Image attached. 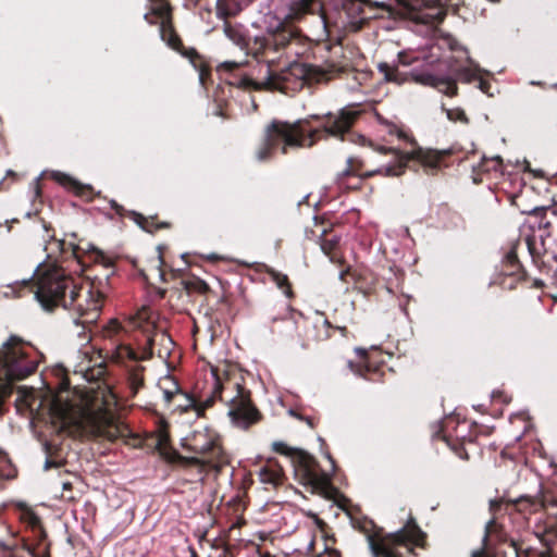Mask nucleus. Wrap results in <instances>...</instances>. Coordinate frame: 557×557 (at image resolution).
<instances>
[{"mask_svg":"<svg viewBox=\"0 0 557 557\" xmlns=\"http://www.w3.org/2000/svg\"><path fill=\"white\" fill-rule=\"evenodd\" d=\"M338 237L335 235H325L321 240V249L330 257L332 262H339L341 259L337 255Z\"/></svg>","mask_w":557,"mask_h":557,"instance_id":"27","label":"nucleus"},{"mask_svg":"<svg viewBox=\"0 0 557 557\" xmlns=\"http://www.w3.org/2000/svg\"><path fill=\"white\" fill-rule=\"evenodd\" d=\"M163 395L165 401H173L175 404V408L181 412L193 410L196 412L198 418L202 417L205 411L214 404V396H212V393L206 397H196L193 394H188L176 388L175 391L165 389Z\"/></svg>","mask_w":557,"mask_h":557,"instance_id":"17","label":"nucleus"},{"mask_svg":"<svg viewBox=\"0 0 557 557\" xmlns=\"http://www.w3.org/2000/svg\"><path fill=\"white\" fill-rule=\"evenodd\" d=\"M447 117L453 122H462L468 123V119L466 116V113L463 110L456 108V109H447L446 110Z\"/></svg>","mask_w":557,"mask_h":557,"instance_id":"34","label":"nucleus"},{"mask_svg":"<svg viewBox=\"0 0 557 557\" xmlns=\"http://www.w3.org/2000/svg\"><path fill=\"white\" fill-rule=\"evenodd\" d=\"M40 361V352L29 343L11 336L0 349V417L7 410L12 382L33 374Z\"/></svg>","mask_w":557,"mask_h":557,"instance_id":"5","label":"nucleus"},{"mask_svg":"<svg viewBox=\"0 0 557 557\" xmlns=\"http://www.w3.org/2000/svg\"><path fill=\"white\" fill-rule=\"evenodd\" d=\"M253 0H218L216 10L220 17L236 15Z\"/></svg>","mask_w":557,"mask_h":557,"instance_id":"24","label":"nucleus"},{"mask_svg":"<svg viewBox=\"0 0 557 557\" xmlns=\"http://www.w3.org/2000/svg\"><path fill=\"white\" fill-rule=\"evenodd\" d=\"M145 20L150 24L160 23V34L165 38L166 22L172 20L170 4L164 0H150V11L145 14Z\"/></svg>","mask_w":557,"mask_h":557,"instance_id":"21","label":"nucleus"},{"mask_svg":"<svg viewBox=\"0 0 557 557\" xmlns=\"http://www.w3.org/2000/svg\"><path fill=\"white\" fill-rule=\"evenodd\" d=\"M504 503L503 500L491 502V511L494 517L488 521L485 528V535L483 537V548L474 552L472 557H497L492 550V546L496 543H502L507 540V534L503 528V524L497 521V515L500 512Z\"/></svg>","mask_w":557,"mask_h":557,"instance_id":"18","label":"nucleus"},{"mask_svg":"<svg viewBox=\"0 0 557 557\" xmlns=\"http://www.w3.org/2000/svg\"><path fill=\"white\" fill-rule=\"evenodd\" d=\"M352 171H356V169L351 165V169H350V170H346V171L343 173V175L339 177V183H338V184H339V186H341L342 188H343V187H345V188H355V187H357V184L359 183V178H356V180H357V183H356V184H349V185H346V184H345V182H344V180H345L346 177H349V176H350V174H351V172H352Z\"/></svg>","mask_w":557,"mask_h":557,"instance_id":"36","label":"nucleus"},{"mask_svg":"<svg viewBox=\"0 0 557 557\" xmlns=\"http://www.w3.org/2000/svg\"><path fill=\"white\" fill-rule=\"evenodd\" d=\"M500 163H502V159L499 157H495L491 160H483L480 164H479V170L482 171V172H488L491 170H498V168L500 166Z\"/></svg>","mask_w":557,"mask_h":557,"instance_id":"33","label":"nucleus"},{"mask_svg":"<svg viewBox=\"0 0 557 557\" xmlns=\"http://www.w3.org/2000/svg\"><path fill=\"white\" fill-rule=\"evenodd\" d=\"M444 18V13L438 11L436 16H435V20H436V23H441Z\"/></svg>","mask_w":557,"mask_h":557,"instance_id":"44","label":"nucleus"},{"mask_svg":"<svg viewBox=\"0 0 557 557\" xmlns=\"http://www.w3.org/2000/svg\"><path fill=\"white\" fill-rule=\"evenodd\" d=\"M60 466H61V462L55 461V460H53V459H51V458H48V459L46 460V463H45V470H49V469H51V468H58V467H60Z\"/></svg>","mask_w":557,"mask_h":557,"instance_id":"41","label":"nucleus"},{"mask_svg":"<svg viewBox=\"0 0 557 557\" xmlns=\"http://www.w3.org/2000/svg\"><path fill=\"white\" fill-rule=\"evenodd\" d=\"M535 536L548 548L557 541V517L548 516L534 524Z\"/></svg>","mask_w":557,"mask_h":557,"instance_id":"22","label":"nucleus"},{"mask_svg":"<svg viewBox=\"0 0 557 557\" xmlns=\"http://www.w3.org/2000/svg\"><path fill=\"white\" fill-rule=\"evenodd\" d=\"M149 319L146 309L138 313L127 325L119 320L111 319L102 330L103 337L111 341V358L116 364L124 368L126 384L131 396H135L145 385L146 368L139 362L153 356L156 338L171 339L164 333L156 332V326L147 322Z\"/></svg>","mask_w":557,"mask_h":557,"instance_id":"2","label":"nucleus"},{"mask_svg":"<svg viewBox=\"0 0 557 557\" xmlns=\"http://www.w3.org/2000/svg\"><path fill=\"white\" fill-rule=\"evenodd\" d=\"M421 536V530L411 521L397 532L389 533L380 540L375 535H369L368 542L374 557H400L396 547L418 544Z\"/></svg>","mask_w":557,"mask_h":557,"instance_id":"13","label":"nucleus"},{"mask_svg":"<svg viewBox=\"0 0 557 557\" xmlns=\"http://www.w3.org/2000/svg\"><path fill=\"white\" fill-rule=\"evenodd\" d=\"M358 115L357 111L344 109L337 113L313 115L295 123L273 121L267 126L264 137L256 149V159L267 162L277 151L285 154L289 148L311 147L329 137L344 140L346 136H351L350 129Z\"/></svg>","mask_w":557,"mask_h":557,"instance_id":"1","label":"nucleus"},{"mask_svg":"<svg viewBox=\"0 0 557 557\" xmlns=\"http://www.w3.org/2000/svg\"><path fill=\"white\" fill-rule=\"evenodd\" d=\"M169 440H170V435L168 433V431L165 430V428H161L159 430V438H158V443L159 445H166L169 443Z\"/></svg>","mask_w":557,"mask_h":557,"instance_id":"39","label":"nucleus"},{"mask_svg":"<svg viewBox=\"0 0 557 557\" xmlns=\"http://www.w3.org/2000/svg\"><path fill=\"white\" fill-rule=\"evenodd\" d=\"M18 519L30 531L22 545L0 541V557H49V543L39 517L24 504L17 505Z\"/></svg>","mask_w":557,"mask_h":557,"instance_id":"9","label":"nucleus"},{"mask_svg":"<svg viewBox=\"0 0 557 557\" xmlns=\"http://www.w3.org/2000/svg\"><path fill=\"white\" fill-rule=\"evenodd\" d=\"M305 73L304 66L297 62H290L287 69H277L276 64L262 62L255 75H244L238 84L246 89L285 92L289 88L292 77L300 79Z\"/></svg>","mask_w":557,"mask_h":557,"instance_id":"10","label":"nucleus"},{"mask_svg":"<svg viewBox=\"0 0 557 557\" xmlns=\"http://www.w3.org/2000/svg\"><path fill=\"white\" fill-rule=\"evenodd\" d=\"M349 369L356 373L359 376H362L368 380H374L371 374L375 372V370H372L371 366L369 364L368 360L363 359L361 363L354 364L351 361L348 362Z\"/></svg>","mask_w":557,"mask_h":557,"instance_id":"29","label":"nucleus"},{"mask_svg":"<svg viewBox=\"0 0 557 557\" xmlns=\"http://www.w3.org/2000/svg\"><path fill=\"white\" fill-rule=\"evenodd\" d=\"M346 273H347L346 271H342V272H341V275H339V276H341V280H344V276L346 275Z\"/></svg>","mask_w":557,"mask_h":557,"instance_id":"47","label":"nucleus"},{"mask_svg":"<svg viewBox=\"0 0 557 557\" xmlns=\"http://www.w3.org/2000/svg\"><path fill=\"white\" fill-rule=\"evenodd\" d=\"M294 41L290 30L282 28L256 37L248 45V52L262 62L276 64L284 54H288Z\"/></svg>","mask_w":557,"mask_h":557,"instance_id":"11","label":"nucleus"},{"mask_svg":"<svg viewBox=\"0 0 557 557\" xmlns=\"http://www.w3.org/2000/svg\"><path fill=\"white\" fill-rule=\"evenodd\" d=\"M37 399L34 395V391L26 389L25 387L17 391V398L15 400L16 409L20 412L33 411Z\"/></svg>","mask_w":557,"mask_h":557,"instance_id":"25","label":"nucleus"},{"mask_svg":"<svg viewBox=\"0 0 557 557\" xmlns=\"http://www.w3.org/2000/svg\"><path fill=\"white\" fill-rule=\"evenodd\" d=\"M380 70H381V72L384 73L385 78L388 82H397L398 83V78H397L398 72H397V69L391 67L388 64H381L380 65Z\"/></svg>","mask_w":557,"mask_h":557,"instance_id":"35","label":"nucleus"},{"mask_svg":"<svg viewBox=\"0 0 557 557\" xmlns=\"http://www.w3.org/2000/svg\"><path fill=\"white\" fill-rule=\"evenodd\" d=\"M59 180L64 185L70 184V185L75 186V182H73L70 177H67L65 175H60Z\"/></svg>","mask_w":557,"mask_h":557,"instance_id":"42","label":"nucleus"},{"mask_svg":"<svg viewBox=\"0 0 557 557\" xmlns=\"http://www.w3.org/2000/svg\"><path fill=\"white\" fill-rule=\"evenodd\" d=\"M183 447L195 454L194 457L184 458L189 467L198 469L200 480L211 470L219 471L227 458L223 453L218 433L209 428L195 430L183 440Z\"/></svg>","mask_w":557,"mask_h":557,"instance_id":"7","label":"nucleus"},{"mask_svg":"<svg viewBox=\"0 0 557 557\" xmlns=\"http://www.w3.org/2000/svg\"><path fill=\"white\" fill-rule=\"evenodd\" d=\"M456 40L450 36L438 38L435 42L426 45L419 50L404 51L398 54L399 63L405 66L412 65L416 62H424L429 65L442 62V49L446 46L450 51L456 50Z\"/></svg>","mask_w":557,"mask_h":557,"instance_id":"16","label":"nucleus"},{"mask_svg":"<svg viewBox=\"0 0 557 557\" xmlns=\"http://www.w3.org/2000/svg\"><path fill=\"white\" fill-rule=\"evenodd\" d=\"M503 273L515 278L521 277V265L517 255L513 251H510L506 255L503 264Z\"/></svg>","mask_w":557,"mask_h":557,"instance_id":"26","label":"nucleus"},{"mask_svg":"<svg viewBox=\"0 0 557 557\" xmlns=\"http://www.w3.org/2000/svg\"><path fill=\"white\" fill-rule=\"evenodd\" d=\"M275 451L290 457L297 480L304 485L321 488L326 485L327 478L323 473L315 459L304 450L289 449L284 443H274Z\"/></svg>","mask_w":557,"mask_h":557,"instance_id":"12","label":"nucleus"},{"mask_svg":"<svg viewBox=\"0 0 557 557\" xmlns=\"http://www.w3.org/2000/svg\"><path fill=\"white\" fill-rule=\"evenodd\" d=\"M323 324H324L325 326H327V327H331V326H332V325H331V323L329 322V320H326V319H324V320H323Z\"/></svg>","mask_w":557,"mask_h":557,"instance_id":"45","label":"nucleus"},{"mask_svg":"<svg viewBox=\"0 0 557 557\" xmlns=\"http://www.w3.org/2000/svg\"><path fill=\"white\" fill-rule=\"evenodd\" d=\"M387 128L391 135H396L399 140L410 145L411 148L406 150L394 147H377L376 157L384 160L377 169L368 173V175L397 176L404 173L410 161H419L423 166L430 169H436L440 165L441 158L436 152L416 147L413 139L394 124H387Z\"/></svg>","mask_w":557,"mask_h":557,"instance_id":"6","label":"nucleus"},{"mask_svg":"<svg viewBox=\"0 0 557 557\" xmlns=\"http://www.w3.org/2000/svg\"><path fill=\"white\" fill-rule=\"evenodd\" d=\"M78 426L82 433L92 437L114 441L119 435V429L113 424V417L107 409L85 410L78 421Z\"/></svg>","mask_w":557,"mask_h":557,"instance_id":"15","label":"nucleus"},{"mask_svg":"<svg viewBox=\"0 0 557 557\" xmlns=\"http://www.w3.org/2000/svg\"><path fill=\"white\" fill-rule=\"evenodd\" d=\"M112 207L119 212V210H120V206L119 205H116L115 202H112Z\"/></svg>","mask_w":557,"mask_h":557,"instance_id":"46","label":"nucleus"},{"mask_svg":"<svg viewBox=\"0 0 557 557\" xmlns=\"http://www.w3.org/2000/svg\"><path fill=\"white\" fill-rule=\"evenodd\" d=\"M104 293L99 285L84 284L81 277V287L76 288L74 301L66 309L73 310L82 318V323H91L97 320L102 307Z\"/></svg>","mask_w":557,"mask_h":557,"instance_id":"14","label":"nucleus"},{"mask_svg":"<svg viewBox=\"0 0 557 557\" xmlns=\"http://www.w3.org/2000/svg\"><path fill=\"white\" fill-rule=\"evenodd\" d=\"M239 66H240V64H239V63H237V62H234V61H226V62H224V63L220 64V65H219V67H218V70H219L220 72H222V71L232 72V71H234V70H236V69H238Z\"/></svg>","mask_w":557,"mask_h":557,"instance_id":"37","label":"nucleus"},{"mask_svg":"<svg viewBox=\"0 0 557 557\" xmlns=\"http://www.w3.org/2000/svg\"><path fill=\"white\" fill-rule=\"evenodd\" d=\"M468 429H458L453 435V443L463 441L467 437Z\"/></svg>","mask_w":557,"mask_h":557,"instance_id":"40","label":"nucleus"},{"mask_svg":"<svg viewBox=\"0 0 557 557\" xmlns=\"http://www.w3.org/2000/svg\"><path fill=\"white\" fill-rule=\"evenodd\" d=\"M88 371H89V367H83V366H79V369L76 370V372L84 373L85 377L87 380H89L90 376L88 375Z\"/></svg>","mask_w":557,"mask_h":557,"instance_id":"43","label":"nucleus"},{"mask_svg":"<svg viewBox=\"0 0 557 557\" xmlns=\"http://www.w3.org/2000/svg\"><path fill=\"white\" fill-rule=\"evenodd\" d=\"M81 287V277L74 276L55 264H40L30 280H23L5 286V297H22L33 293L46 311L58 307L67 308L73 304L76 288Z\"/></svg>","mask_w":557,"mask_h":557,"instance_id":"3","label":"nucleus"},{"mask_svg":"<svg viewBox=\"0 0 557 557\" xmlns=\"http://www.w3.org/2000/svg\"><path fill=\"white\" fill-rule=\"evenodd\" d=\"M224 33L227 38L238 46L243 45L245 41L240 29L228 22L224 23Z\"/></svg>","mask_w":557,"mask_h":557,"instance_id":"30","label":"nucleus"},{"mask_svg":"<svg viewBox=\"0 0 557 557\" xmlns=\"http://www.w3.org/2000/svg\"><path fill=\"white\" fill-rule=\"evenodd\" d=\"M42 233L44 249L48 259L57 261L63 255H70L77 260L79 259V248L72 243L67 244L64 240L57 239L54 233L46 223L42 224Z\"/></svg>","mask_w":557,"mask_h":557,"instance_id":"19","label":"nucleus"},{"mask_svg":"<svg viewBox=\"0 0 557 557\" xmlns=\"http://www.w3.org/2000/svg\"><path fill=\"white\" fill-rule=\"evenodd\" d=\"M447 64L448 73L446 75H435L432 73H423L418 76V81L430 85L436 88L438 91L454 97L457 95L458 87L457 82L461 81L465 83H470L473 81H479V89L492 96L490 92L491 83L483 77V74L486 72L482 70L476 63L472 60H468V65H458L453 62L451 58H447L445 60Z\"/></svg>","mask_w":557,"mask_h":557,"instance_id":"8","label":"nucleus"},{"mask_svg":"<svg viewBox=\"0 0 557 557\" xmlns=\"http://www.w3.org/2000/svg\"><path fill=\"white\" fill-rule=\"evenodd\" d=\"M166 26H168V29H166V34H165V38L161 35L162 39L165 40L169 46H171L172 48H176L177 45L180 44V38L176 36V34L174 33L173 28H172V20L170 22H166Z\"/></svg>","mask_w":557,"mask_h":557,"instance_id":"32","label":"nucleus"},{"mask_svg":"<svg viewBox=\"0 0 557 557\" xmlns=\"http://www.w3.org/2000/svg\"><path fill=\"white\" fill-rule=\"evenodd\" d=\"M458 429H468V423L460 422L456 417H447L442 421L440 430L434 433V436L456 449V444H453V435Z\"/></svg>","mask_w":557,"mask_h":557,"instance_id":"23","label":"nucleus"},{"mask_svg":"<svg viewBox=\"0 0 557 557\" xmlns=\"http://www.w3.org/2000/svg\"><path fill=\"white\" fill-rule=\"evenodd\" d=\"M214 401L219 399L227 407V417L231 424L239 430H248L259 423L262 414L252 403L250 391L243 384V376L237 372L213 370Z\"/></svg>","mask_w":557,"mask_h":557,"instance_id":"4","label":"nucleus"},{"mask_svg":"<svg viewBox=\"0 0 557 557\" xmlns=\"http://www.w3.org/2000/svg\"><path fill=\"white\" fill-rule=\"evenodd\" d=\"M135 215V221L144 228L146 230L147 232H152V230L150 228V226L148 225V220L143 216L141 214H138V213H134Z\"/></svg>","mask_w":557,"mask_h":557,"instance_id":"38","label":"nucleus"},{"mask_svg":"<svg viewBox=\"0 0 557 557\" xmlns=\"http://www.w3.org/2000/svg\"><path fill=\"white\" fill-rule=\"evenodd\" d=\"M435 214H436L437 222L441 225L446 226L447 221L449 220V218L451 215V212L446 205H438V206H436Z\"/></svg>","mask_w":557,"mask_h":557,"instance_id":"31","label":"nucleus"},{"mask_svg":"<svg viewBox=\"0 0 557 557\" xmlns=\"http://www.w3.org/2000/svg\"><path fill=\"white\" fill-rule=\"evenodd\" d=\"M267 273L270 275L271 280L277 285L278 288L284 289L287 296L292 294L287 275L282 274L272 268H268Z\"/></svg>","mask_w":557,"mask_h":557,"instance_id":"28","label":"nucleus"},{"mask_svg":"<svg viewBox=\"0 0 557 557\" xmlns=\"http://www.w3.org/2000/svg\"><path fill=\"white\" fill-rule=\"evenodd\" d=\"M257 474L262 484L272 488L282 486L287 480L283 466L274 458H269L261 463Z\"/></svg>","mask_w":557,"mask_h":557,"instance_id":"20","label":"nucleus"}]
</instances>
